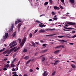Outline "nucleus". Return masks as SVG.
<instances>
[{
    "label": "nucleus",
    "mask_w": 76,
    "mask_h": 76,
    "mask_svg": "<svg viewBox=\"0 0 76 76\" xmlns=\"http://www.w3.org/2000/svg\"><path fill=\"white\" fill-rule=\"evenodd\" d=\"M15 43H16V42H15V41H13L12 42H11V43L9 44V45L10 46H12V45H13V44H15Z\"/></svg>",
    "instance_id": "nucleus-7"
},
{
    "label": "nucleus",
    "mask_w": 76,
    "mask_h": 76,
    "mask_svg": "<svg viewBox=\"0 0 76 76\" xmlns=\"http://www.w3.org/2000/svg\"><path fill=\"white\" fill-rule=\"evenodd\" d=\"M5 50V48H3L2 49V50H0V52H2V51H4Z\"/></svg>",
    "instance_id": "nucleus-38"
},
{
    "label": "nucleus",
    "mask_w": 76,
    "mask_h": 76,
    "mask_svg": "<svg viewBox=\"0 0 76 76\" xmlns=\"http://www.w3.org/2000/svg\"><path fill=\"white\" fill-rule=\"evenodd\" d=\"M47 50L46 49L43 50L42 51V53H45V52H47Z\"/></svg>",
    "instance_id": "nucleus-31"
},
{
    "label": "nucleus",
    "mask_w": 76,
    "mask_h": 76,
    "mask_svg": "<svg viewBox=\"0 0 76 76\" xmlns=\"http://www.w3.org/2000/svg\"><path fill=\"white\" fill-rule=\"evenodd\" d=\"M53 35H54V34H50L49 35H46V37H49V36H53Z\"/></svg>",
    "instance_id": "nucleus-34"
},
{
    "label": "nucleus",
    "mask_w": 76,
    "mask_h": 76,
    "mask_svg": "<svg viewBox=\"0 0 76 76\" xmlns=\"http://www.w3.org/2000/svg\"><path fill=\"white\" fill-rule=\"evenodd\" d=\"M75 37H76V34L72 36V38H75Z\"/></svg>",
    "instance_id": "nucleus-57"
},
{
    "label": "nucleus",
    "mask_w": 76,
    "mask_h": 76,
    "mask_svg": "<svg viewBox=\"0 0 76 76\" xmlns=\"http://www.w3.org/2000/svg\"><path fill=\"white\" fill-rule=\"evenodd\" d=\"M39 27H41V28H43V27H45L46 26V25H42L40 24L38 26Z\"/></svg>",
    "instance_id": "nucleus-9"
},
{
    "label": "nucleus",
    "mask_w": 76,
    "mask_h": 76,
    "mask_svg": "<svg viewBox=\"0 0 76 76\" xmlns=\"http://www.w3.org/2000/svg\"><path fill=\"white\" fill-rule=\"evenodd\" d=\"M30 38H31L32 37V34L31 33H30L29 34Z\"/></svg>",
    "instance_id": "nucleus-39"
},
{
    "label": "nucleus",
    "mask_w": 76,
    "mask_h": 76,
    "mask_svg": "<svg viewBox=\"0 0 76 76\" xmlns=\"http://www.w3.org/2000/svg\"><path fill=\"white\" fill-rule=\"evenodd\" d=\"M7 53V51H5V52H3L2 53V54H5V53Z\"/></svg>",
    "instance_id": "nucleus-49"
},
{
    "label": "nucleus",
    "mask_w": 76,
    "mask_h": 76,
    "mask_svg": "<svg viewBox=\"0 0 76 76\" xmlns=\"http://www.w3.org/2000/svg\"><path fill=\"white\" fill-rule=\"evenodd\" d=\"M16 53H14L13 55L14 57H15V56H16Z\"/></svg>",
    "instance_id": "nucleus-64"
},
{
    "label": "nucleus",
    "mask_w": 76,
    "mask_h": 76,
    "mask_svg": "<svg viewBox=\"0 0 76 76\" xmlns=\"http://www.w3.org/2000/svg\"><path fill=\"white\" fill-rule=\"evenodd\" d=\"M58 38H63L64 37V36H58Z\"/></svg>",
    "instance_id": "nucleus-32"
},
{
    "label": "nucleus",
    "mask_w": 76,
    "mask_h": 76,
    "mask_svg": "<svg viewBox=\"0 0 76 76\" xmlns=\"http://www.w3.org/2000/svg\"><path fill=\"white\" fill-rule=\"evenodd\" d=\"M22 26V23H19L18 25V27L20 28V26Z\"/></svg>",
    "instance_id": "nucleus-25"
},
{
    "label": "nucleus",
    "mask_w": 76,
    "mask_h": 76,
    "mask_svg": "<svg viewBox=\"0 0 76 76\" xmlns=\"http://www.w3.org/2000/svg\"><path fill=\"white\" fill-rule=\"evenodd\" d=\"M45 58L44 57H42V61H44L45 60Z\"/></svg>",
    "instance_id": "nucleus-26"
},
{
    "label": "nucleus",
    "mask_w": 76,
    "mask_h": 76,
    "mask_svg": "<svg viewBox=\"0 0 76 76\" xmlns=\"http://www.w3.org/2000/svg\"><path fill=\"white\" fill-rule=\"evenodd\" d=\"M42 47H43V48H45V47H46V44H43L42 45Z\"/></svg>",
    "instance_id": "nucleus-24"
},
{
    "label": "nucleus",
    "mask_w": 76,
    "mask_h": 76,
    "mask_svg": "<svg viewBox=\"0 0 76 76\" xmlns=\"http://www.w3.org/2000/svg\"><path fill=\"white\" fill-rule=\"evenodd\" d=\"M7 38V37H6L5 36H4L3 37V39H6Z\"/></svg>",
    "instance_id": "nucleus-33"
},
{
    "label": "nucleus",
    "mask_w": 76,
    "mask_h": 76,
    "mask_svg": "<svg viewBox=\"0 0 76 76\" xmlns=\"http://www.w3.org/2000/svg\"><path fill=\"white\" fill-rule=\"evenodd\" d=\"M7 60V58H5L4 59V61H5Z\"/></svg>",
    "instance_id": "nucleus-63"
},
{
    "label": "nucleus",
    "mask_w": 76,
    "mask_h": 76,
    "mask_svg": "<svg viewBox=\"0 0 76 76\" xmlns=\"http://www.w3.org/2000/svg\"><path fill=\"white\" fill-rule=\"evenodd\" d=\"M61 2L62 3H64V0H61Z\"/></svg>",
    "instance_id": "nucleus-55"
},
{
    "label": "nucleus",
    "mask_w": 76,
    "mask_h": 76,
    "mask_svg": "<svg viewBox=\"0 0 76 76\" xmlns=\"http://www.w3.org/2000/svg\"><path fill=\"white\" fill-rule=\"evenodd\" d=\"M23 51L24 53H26V52H27V49H26V48H24Z\"/></svg>",
    "instance_id": "nucleus-23"
},
{
    "label": "nucleus",
    "mask_w": 76,
    "mask_h": 76,
    "mask_svg": "<svg viewBox=\"0 0 76 76\" xmlns=\"http://www.w3.org/2000/svg\"><path fill=\"white\" fill-rule=\"evenodd\" d=\"M16 47H15L13 48H12L11 49L10 51H13V50H15V49H16Z\"/></svg>",
    "instance_id": "nucleus-19"
},
{
    "label": "nucleus",
    "mask_w": 76,
    "mask_h": 76,
    "mask_svg": "<svg viewBox=\"0 0 76 76\" xmlns=\"http://www.w3.org/2000/svg\"><path fill=\"white\" fill-rule=\"evenodd\" d=\"M16 35V31H15L14 33L12 34L13 37H15Z\"/></svg>",
    "instance_id": "nucleus-10"
},
{
    "label": "nucleus",
    "mask_w": 76,
    "mask_h": 76,
    "mask_svg": "<svg viewBox=\"0 0 76 76\" xmlns=\"http://www.w3.org/2000/svg\"><path fill=\"white\" fill-rule=\"evenodd\" d=\"M9 35V34H8V33H5V36L6 37H7V36Z\"/></svg>",
    "instance_id": "nucleus-42"
},
{
    "label": "nucleus",
    "mask_w": 76,
    "mask_h": 76,
    "mask_svg": "<svg viewBox=\"0 0 76 76\" xmlns=\"http://www.w3.org/2000/svg\"><path fill=\"white\" fill-rule=\"evenodd\" d=\"M55 74H56V71L53 72L52 74V75L54 76Z\"/></svg>",
    "instance_id": "nucleus-35"
},
{
    "label": "nucleus",
    "mask_w": 76,
    "mask_h": 76,
    "mask_svg": "<svg viewBox=\"0 0 76 76\" xmlns=\"http://www.w3.org/2000/svg\"><path fill=\"white\" fill-rule=\"evenodd\" d=\"M67 24H69V25H75L76 23H75L72 22H68L67 23Z\"/></svg>",
    "instance_id": "nucleus-3"
},
{
    "label": "nucleus",
    "mask_w": 76,
    "mask_h": 76,
    "mask_svg": "<svg viewBox=\"0 0 76 76\" xmlns=\"http://www.w3.org/2000/svg\"><path fill=\"white\" fill-rule=\"evenodd\" d=\"M24 44H25L24 43H23L22 42L20 43V45H21V47H22L23 46V45H24Z\"/></svg>",
    "instance_id": "nucleus-17"
},
{
    "label": "nucleus",
    "mask_w": 76,
    "mask_h": 76,
    "mask_svg": "<svg viewBox=\"0 0 76 76\" xmlns=\"http://www.w3.org/2000/svg\"><path fill=\"white\" fill-rule=\"evenodd\" d=\"M13 76H19L17 74H14L12 75Z\"/></svg>",
    "instance_id": "nucleus-54"
},
{
    "label": "nucleus",
    "mask_w": 76,
    "mask_h": 76,
    "mask_svg": "<svg viewBox=\"0 0 76 76\" xmlns=\"http://www.w3.org/2000/svg\"><path fill=\"white\" fill-rule=\"evenodd\" d=\"M53 19L55 20H57V18H53Z\"/></svg>",
    "instance_id": "nucleus-43"
},
{
    "label": "nucleus",
    "mask_w": 76,
    "mask_h": 76,
    "mask_svg": "<svg viewBox=\"0 0 76 76\" xmlns=\"http://www.w3.org/2000/svg\"><path fill=\"white\" fill-rule=\"evenodd\" d=\"M36 22H37V23H41V22L38 20H37L36 21Z\"/></svg>",
    "instance_id": "nucleus-41"
},
{
    "label": "nucleus",
    "mask_w": 76,
    "mask_h": 76,
    "mask_svg": "<svg viewBox=\"0 0 76 76\" xmlns=\"http://www.w3.org/2000/svg\"><path fill=\"white\" fill-rule=\"evenodd\" d=\"M59 52H60V50H58L55 51L54 52V54H57V53H58Z\"/></svg>",
    "instance_id": "nucleus-16"
},
{
    "label": "nucleus",
    "mask_w": 76,
    "mask_h": 76,
    "mask_svg": "<svg viewBox=\"0 0 76 76\" xmlns=\"http://www.w3.org/2000/svg\"><path fill=\"white\" fill-rule=\"evenodd\" d=\"M58 41H60L61 42H62L63 43L64 42H65L66 43H67V42L66 40H64L63 39L60 40V39H58Z\"/></svg>",
    "instance_id": "nucleus-2"
},
{
    "label": "nucleus",
    "mask_w": 76,
    "mask_h": 76,
    "mask_svg": "<svg viewBox=\"0 0 76 76\" xmlns=\"http://www.w3.org/2000/svg\"><path fill=\"white\" fill-rule=\"evenodd\" d=\"M11 66L12 67H15V64H11Z\"/></svg>",
    "instance_id": "nucleus-30"
},
{
    "label": "nucleus",
    "mask_w": 76,
    "mask_h": 76,
    "mask_svg": "<svg viewBox=\"0 0 76 76\" xmlns=\"http://www.w3.org/2000/svg\"><path fill=\"white\" fill-rule=\"evenodd\" d=\"M14 28V24H12V26H11V28L9 30V32H11L13 30V28Z\"/></svg>",
    "instance_id": "nucleus-1"
},
{
    "label": "nucleus",
    "mask_w": 76,
    "mask_h": 76,
    "mask_svg": "<svg viewBox=\"0 0 76 76\" xmlns=\"http://www.w3.org/2000/svg\"><path fill=\"white\" fill-rule=\"evenodd\" d=\"M53 8L54 9H55V10L57 9H58V10L60 9V8L58 7H57V6L54 7Z\"/></svg>",
    "instance_id": "nucleus-13"
},
{
    "label": "nucleus",
    "mask_w": 76,
    "mask_h": 76,
    "mask_svg": "<svg viewBox=\"0 0 76 76\" xmlns=\"http://www.w3.org/2000/svg\"><path fill=\"white\" fill-rule=\"evenodd\" d=\"M20 61H19L18 63L17 67L19 66V64H20Z\"/></svg>",
    "instance_id": "nucleus-46"
},
{
    "label": "nucleus",
    "mask_w": 76,
    "mask_h": 76,
    "mask_svg": "<svg viewBox=\"0 0 76 76\" xmlns=\"http://www.w3.org/2000/svg\"><path fill=\"white\" fill-rule=\"evenodd\" d=\"M48 75V73L46 72V71H45L43 73V76H47Z\"/></svg>",
    "instance_id": "nucleus-5"
},
{
    "label": "nucleus",
    "mask_w": 76,
    "mask_h": 76,
    "mask_svg": "<svg viewBox=\"0 0 76 76\" xmlns=\"http://www.w3.org/2000/svg\"><path fill=\"white\" fill-rule=\"evenodd\" d=\"M59 62V60H58L55 61V62L54 64V65H56L57 64L58 62Z\"/></svg>",
    "instance_id": "nucleus-12"
},
{
    "label": "nucleus",
    "mask_w": 76,
    "mask_h": 76,
    "mask_svg": "<svg viewBox=\"0 0 76 76\" xmlns=\"http://www.w3.org/2000/svg\"><path fill=\"white\" fill-rule=\"evenodd\" d=\"M20 27H18V32H19V31H20Z\"/></svg>",
    "instance_id": "nucleus-56"
},
{
    "label": "nucleus",
    "mask_w": 76,
    "mask_h": 76,
    "mask_svg": "<svg viewBox=\"0 0 76 76\" xmlns=\"http://www.w3.org/2000/svg\"><path fill=\"white\" fill-rule=\"evenodd\" d=\"M12 71H13V72H15V69L14 68H13L12 69Z\"/></svg>",
    "instance_id": "nucleus-51"
},
{
    "label": "nucleus",
    "mask_w": 76,
    "mask_h": 76,
    "mask_svg": "<svg viewBox=\"0 0 76 76\" xmlns=\"http://www.w3.org/2000/svg\"><path fill=\"white\" fill-rule=\"evenodd\" d=\"M31 59L29 60L27 62L26 64H29L31 62Z\"/></svg>",
    "instance_id": "nucleus-21"
},
{
    "label": "nucleus",
    "mask_w": 76,
    "mask_h": 76,
    "mask_svg": "<svg viewBox=\"0 0 76 76\" xmlns=\"http://www.w3.org/2000/svg\"><path fill=\"white\" fill-rule=\"evenodd\" d=\"M72 33H73L74 34H75V33L76 32L75 31H72Z\"/></svg>",
    "instance_id": "nucleus-62"
},
{
    "label": "nucleus",
    "mask_w": 76,
    "mask_h": 76,
    "mask_svg": "<svg viewBox=\"0 0 76 76\" xmlns=\"http://www.w3.org/2000/svg\"><path fill=\"white\" fill-rule=\"evenodd\" d=\"M69 1L71 3H75V1L74 0H70Z\"/></svg>",
    "instance_id": "nucleus-20"
},
{
    "label": "nucleus",
    "mask_w": 76,
    "mask_h": 76,
    "mask_svg": "<svg viewBox=\"0 0 76 76\" xmlns=\"http://www.w3.org/2000/svg\"><path fill=\"white\" fill-rule=\"evenodd\" d=\"M3 69L4 70L6 71V70H7V68H4V69Z\"/></svg>",
    "instance_id": "nucleus-59"
},
{
    "label": "nucleus",
    "mask_w": 76,
    "mask_h": 76,
    "mask_svg": "<svg viewBox=\"0 0 76 76\" xmlns=\"http://www.w3.org/2000/svg\"><path fill=\"white\" fill-rule=\"evenodd\" d=\"M24 76H28V75L26 74H25L24 75Z\"/></svg>",
    "instance_id": "nucleus-61"
},
{
    "label": "nucleus",
    "mask_w": 76,
    "mask_h": 76,
    "mask_svg": "<svg viewBox=\"0 0 76 76\" xmlns=\"http://www.w3.org/2000/svg\"><path fill=\"white\" fill-rule=\"evenodd\" d=\"M63 31H70V30H66L64 29H63Z\"/></svg>",
    "instance_id": "nucleus-45"
},
{
    "label": "nucleus",
    "mask_w": 76,
    "mask_h": 76,
    "mask_svg": "<svg viewBox=\"0 0 76 76\" xmlns=\"http://www.w3.org/2000/svg\"><path fill=\"white\" fill-rule=\"evenodd\" d=\"M26 37H25L23 38L22 42L23 43H25V42H26Z\"/></svg>",
    "instance_id": "nucleus-4"
},
{
    "label": "nucleus",
    "mask_w": 76,
    "mask_h": 76,
    "mask_svg": "<svg viewBox=\"0 0 76 76\" xmlns=\"http://www.w3.org/2000/svg\"><path fill=\"white\" fill-rule=\"evenodd\" d=\"M19 49H20V47H18L17 49H15L14 51V52H16V51H18V50H19Z\"/></svg>",
    "instance_id": "nucleus-18"
},
{
    "label": "nucleus",
    "mask_w": 76,
    "mask_h": 76,
    "mask_svg": "<svg viewBox=\"0 0 76 76\" xmlns=\"http://www.w3.org/2000/svg\"><path fill=\"white\" fill-rule=\"evenodd\" d=\"M49 2L50 3L52 4L53 3H52V1H51V0H49Z\"/></svg>",
    "instance_id": "nucleus-48"
},
{
    "label": "nucleus",
    "mask_w": 76,
    "mask_h": 76,
    "mask_svg": "<svg viewBox=\"0 0 76 76\" xmlns=\"http://www.w3.org/2000/svg\"><path fill=\"white\" fill-rule=\"evenodd\" d=\"M56 29L55 28H53V29H50L49 30V31H55V30Z\"/></svg>",
    "instance_id": "nucleus-36"
},
{
    "label": "nucleus",
    "mask_w": 76,
    "mask_h": 76,
    "mask_svg": "<svg viewBox=\"0 0 76 76\" xmlns=\"http://www.w3.org/2000/svg\"><path fill=\"white\" fill-rule=\"evenodd\" d=\"M38 31V29L36 30H35V31L34 32V33H35L36 32H37Z\"/></svg>",
    "instance_id": "nucleus-50"
},
{
    "label": "nucleus",
    "mask_w": 76,
    "mask_h": 76,
    "mask_svg": "<svg viewBox=\"0 0 76 76\" xmlns=\"http://www.w3.org/2000/svg\"><path fill=\"white\" fill-rule=\"evenodd\" d=\"M5 67H6L7 68H8L9 67V64H7V65H5L4 66Z\"/></svg>",
    "instance_id": "nucleus-14"
},
{
    "label": "nucleus",
    "mask_w": 76,
    "mask_h": 76,
    "mask_svg": "<svg viewBox=\"0 0 76 76\" xmlns=\"http://www.w3.org/2000/svg\"><path fill=\"white\" fill-rule=\"evenodd\" d=\"M59 6L61 9H63V7L61 6V5H59Z\"/></svg>",
    "instance_id": "nucleus-47"
},
{
    "label": "nucleus",
    "mask_w": 76,
    "mask_h": 76,
    "mask_svg": "<svg viewBox=\"0 0 76 76\" xmlns=\"http://www.w3.org/2000/svg\"><path fill=\"white\" fill-rule=\"evenodd\" d=\"M63 28H65L66 29H75V30H76V29L74 28H66V27L64 26L63 27Z\"/></svg>",
    "instance_id": "nucleus-6"
},
{
    "label": "nucleus",
    "mask_w": 76,
    "mask_h": 76,
    "mask_svg": "<svg viewBox=\"0 0 76 76\" xmlns=\"http://www.w3.org/2000/svg\"><path fill=\"white\" fill-rule=\"evenodd\" d=\"M15 45H13L10 47V48H13V47H15Z\"/></svg>",
    "instance_id": "nucleus-44"
},
{
    "label": "nucleus",
    "mask_w": 76,
    "mask_h": 76,
    "mask_svg": "<svg viewBox=\"0 0 76 76\" xmlns=\"http://www.w3.org/2000/svg\"><path fill=\"white\" fill-rule=\"evenodd\" d=\"M18 23V21H15V25H17V24Z\"/></svg>",
    "instance_id": "nucleus-52"
},
{
    "label": "nucleus",
    "mask_w": 76,
    "mask_h": 76,
    "mask_svg": "<svg viewBox=\"0 0 76 76\" xmlns=\"http://www.w3.org/2000/svg\"><path fill=\"white\" fill-rule=\"evenodd\" d=\"M18 40L19 41V43H20V44L21 41H22V39H20V38H19L18 39Z\"/></svg>",
    "instance_id": "nucleus-27"
},
{
    "label": "nucleus",
    "mask_w": 76,
    "mask_h": 76,
    "mask_svg": "<svg viewBox=\"0 0 76 76\" xmlns=\"http://www.w3.org/2000/svg\"><path fill=\"white\" fill-rule=\"evenodd\" d=\"M17 60L16 58H15L13 60V61L12 62V64H13L14 63H15L16 61V60Z\"/></svg>",
    "instance_id": "nucleus-11"
},
{
    "label": "nucleus",
    "mask_w": 76,
    "mask_h": 76,
    "mask_svg": "<svg viewBox=\"0 0 76 76\" xmlns=\"http://www.w3.org/2000/svg\"><path fill=\"white\" fill-rule=\"evenodd\" d=\"M71 66L72 68H75V67H76V66H75V65L74 64H72L71 65Z\"/></svg>",
    "instance_id": "nucleus-29"
},
{
    "label": "nucleus",
    "mask_w": 76,
    "mask_h": 76,
    "mask_svg": "<svg viewBox=\"0 0 76 76\" xmlns=\"http://www.w3.org/2000/svg\"><path fill=\"white\" fill-rule=\"evenodd\" d=\"M30 72H33V70L31 69H30Z\"/></svg>",
    "instance_id": "nucleus-53"
},
{
    "label": "nucleus",
    "mask_w": 76,
    "mask_h": 76,
    "mask_svg": "<svg viewBox=\"0 0 76 76\" xmlns=\"http://www.w3.org/2000/svg\"><path fill=\"white\" fill-rule=\"evenodd\" d=\"M28 58L29 57L28 56H25L24 58V59H25V60H28Z\"/></svg>",
    "instance_id": "nucleus-15"
},
{
    "label": "nucleus",
    "mask_w": 76,
    "mask_h": 76,
    "mask_svg": "<svg viewBox=\"0 0 76 76\" xmlns=\"http://www.w3.org/2000/svg\"><path fill=\"white\" fill-rule=\"evenodd\" d=\"M17 20L18 21V23H19V22H21L22 20L20 19H18Z\"/></svg>",
    "instance_id": "nucleus-22"
},
{
    "label": "nucleus",
    "mask_w": 76,
    "mask_h": 76,
    "mask_svg": "<svg viewBox=\"0 0 76 76\" xmlns=\"http://www.w3.org/2000/svg\"><path fill=\"white\" fill-rule=\"evenodd\" d=\"M51 13L52 16H53V15H55V13H54V12H52Z\"/></svg>",
    "instance_id": "nucleus-40"
},
{
    "label": "nucleus",
    "mask_w": 76,
    "mask_h": 76,
    "mask_svg": "<svg viewBox=\"0 0 76 76\" xmlns=\"http://www.w3.org/2000/svg\"><path fill=\"white\" fill-rule=\"evenodd\" d=\"M12 74H16L17 73H16V72H12Z\"/></svg>",
    "instance_id": "nucleus-60"
},
{
    "label": "nucleus",
    "mask_w": 76,
    "mask_h": 76,
    "mask_svg": "<svg viewBox=\"0 0 76 76\" xmlns=\"http://www.w3.org/2000/svg\"><path fill=\"white\" fill-rule=\"evenodd\" d=\"M61 47V45H60L58 46H57L56 47H55L56 48H60Z\"/></svg>",
    "instance_id": "nucleus-28"
},
{
    "label": "nucleus",
    "mask_w": 76,
    "mask_h": 76,
    "mask_svg": "<svg viewBox=\"0 0 76 76\" xmlns=\"http://www.w3.org/2000/svg\"><path fill=\"white\" fill-rule=\"evenodd\" d=\"M49 22H52L53 21V20L52 19H50L49 20Z\"/></svg>",
    "instance_id": "nucleus-58"
},
{
    "label": "nucleus",
    "mask_w": 76,
    "mask_h": 76,
    "mask_svg": "<svg viewBox=\"0 0 76 76\" xmlns=\"http://www.w3.org/2000/svg\"><path fill=\"white\" fill-rule=\"evenodd\" d=\"M48 4V2H46L44 4V5H47Z\"/></svg>",
    "instance_id": "nucleus-37"
},
{
    "label": "nucleus",
    "mask_w": 76,
    "mask_h": 76,
    "mask_svg": "<svg viewBox=\"0 0 76 76\" xmlns=\"http://www.w3.org/2000/svg\"><path fill=\"white\" fill-rule=\"evenodd\" d=\"M39 33H41V32L44 33V32H45V30L42 29H41L39 31Z\"/></svg>",
    "instance_id": "nucleus-8"
}]
</instances>
